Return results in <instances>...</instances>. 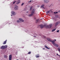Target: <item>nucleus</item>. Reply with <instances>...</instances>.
<instances>
[{
	"label": "nucleus",
	"instance_id": "1",
	"mask_svg": "<svg viewBox=\"0 0 60 60\" xmlns=\"http://www.w3.org/2000/svg\"><path fill=\"white\" fill-rule=\"evenodd\" d=\"M40 26L41 28H43L44 27V26H45V27L46 28H49V26H45V25H43L42 24L40 25Z\"/></svg>",
	"mask_w": 60,
	"mask_h": 60
},
{
	"label": "nucleus",
	"instance_id": "2",
	"mask_svg": "<svg viewBox=\"0 0 60 60\" xmlns=\"http://www.w3.org/2000/svg\"><path fill=\"white\" fill-rule=\"evenodd\" d=\"M31 11L32 12L31 14L29 15V17H31V16H33L34 14V12H35V10L33 9Z\"/></svg>",
	"mask_w": 60,
	"mask_h": 60
},
{
	"label": "nucleus",
	"instance_id": "3",
	"mask_svg": "<svg viewBox=\"0 0 60 60\" xmlns=\"http://www.w3.org/2000/svg\"><path fill=\"white\" fill-rule=\"evenodd\" d=\"M47 40H48V41H50V42H52V44H53L54 45H55V41L54 40H53L52 41L51 40H50V39L49 38H47Z\"/></svg>",
	"mask_w": 60,
	"mask_h": 60
},
{
	"label": "nucleus",
	"instance_id": "4",
	"mask_svg": "<svg viewBox=\"0 0 60 60\" xmlns=\"http://www.w3.org/2000/svg\"><path fill=\"white\" fill-rule=\"evenodd\" d=\"M7 45H6L5 46L3 45L0 47V49H6L7 48Z\"/></svg>",
	"mask_w": 60,
	"mask_h": 60
},
{
	"label": "nucleus",
	"instance_id": "5",
	"mask_svg": "<svg viewBox=\"0 0 60 60\" xmlns=\"http://www.w3.org/2000/svg\"><path fill=\"white\" fill-rule=\"evenodd\" d=\"M12 55H9V60H11L12 59Z\"/></svg>",
	"mask_w": 60,
	"mask_h": 60
},
{
	"label": "nucleus",
	"instance_id": "6",
	"mask_svg": "<svg viewBox=\"0 0 60 60\" xmlns=\"http://www.w3.org/2000/svg\"><path fill=\"white\" fill-rule=\"evenodd\" d=\"M14 8L15 10H17L18 9V7L17 5H15Z\"/></svg>",
	"mask_w": 60,
	"mask_h": 60
},
{
	"label": "nucleus",
	"instance_id": "7",
	"mask_svg": "<svg viewBox=\"0 0 60 60\" xmlns=\"http://www.w3.org/2000/svg\"><path fill=\"white\" fill-rule=\"evenodd\" d=\"M44 2L46 3H48L49 2V0H44Z\"/></svg>",
	"mask_w": 60,
	"mask_h": 60
},
{
	"label": "nucleus",
	"instance_id": "8",
	"mask_svg": "<svg viewBox=\"0 0 60 60\" xmlns=\"http://www.w3.org/2000/svg\"><path fill=\"white\" fill-rule=\"evenodd\" d=\"M60 22H57L55 25V26H57V25H58V24H60Z\"/></svg>",
	"mask_w": 60,
	"mask_h": 60
},
{
	"label": "nucleus",
	"instance_id": "9",
	"mask_svg": "<svg viewBox=\"0 0 60 60\" xmlns=\"http://www.w3.org/2000/svg\"><path fill=\"white\" fill-rule=\"evenodd\" d=\"M35 56L36 58H38V57H40V55H39V54H37V55H36Z\"/></svg>",
	"mask_w": 60,
	"mask_h": 60
},
{
	"label": "nucleus",
	"instance_id": "10",
	"mask_svg": "<svg viewBox=\"0 0 60 60\" xmlns=\"http://www.w3.org/2000/svg\"><path fill=\"white\" fill-rule=\"evenodd\" d=\"M54 46H55V47L56 48L58 47V45L56 44H54Z\"/></svg>",
	"mask_w": 60,
	"mask_h": 60
},
{
	"label": "nucleus",
	"instance_id": "11",
	"mask_svg": "<svg viewBox=\"0 0 60 60\" xmlns=\"http://www.w3.org/2000/svg\"><path fill=\"white\" fill-rule=\"evenodd\" d=\"M19 20H20V21H22V22H24V20H23V19H21V18L19 19Z\"/></svg>",
	"mask_w": 60,
	"mask_h": 60
},
{
	"label": "nucleus",
	"instance_id": "12",
	"mask_svg": "<svg viewBox=\"0 0 60 60\" xmlns=\"http://www.w3.org/2000/svg\"><path fill=\"white\" fill-rule=\"evenodd\" d=\"M11 13L13 15H15V12L14 11H12L11 12Z\"/></svg>",
	"mask_w": 60,
	"mask_h": 60
},
{
	"label": "nucleus",
	"instance_id": "13",
	"mask_svg": "<svg viewBox=\"0 0 60 60\" xmlns=\"http://www.w3.org/2000/svg\"><path fill=\"white\" fill-rule=\"evenodd\" d=\"M17 2H18L16 3V4H17L20 3V0H18L17 1Z\"/></svg>",
	"mask_w": 60,
	"mask_h": 60
},
{
	"label": "nucleus",
	"instance_id": "14",
	"mask_svg": "<svg viewBox=\"0 0 60 60\" xmlns=\"http://www.w3.org/2000/svg\"><path fill=\"white\" fill-rule=\"evenodd\" d=\"M7 41V40H6V41L4 42L3 43V44H6V43Z\"/></svg>",
	"mask_w": 60,
	"mask_h": 60
},
{
	"label": "nucleus",
	"instance_id": "15",
	"mask_svg": "<svg viewBox=\"0 0 60 60\" xmlns=\"http://www.w3.org/2000/svg\"><path fill=\"white\" fill-rule=\"evenodd\" d=\"M44 6H45V5L43 4L41 6V8H44Z\"/></svg>",
	"mask_w": 60,
	"mask_h": 60
},
{
	"label": "nucleus",
	"instance_id": "16",
	"mask_svg": "<svg viewBox=\"0 0 60 60\" xmlns=\"http://www.w3.org/2000/svg\"><path fill=\"white\" fill-rule=\"evenodd\" d=\"M27 10H28V9H27L26 8H25L24 10V11H27Z\"/></svg>",
	"mask_w": 60,
	"mask_h": 60
},
{
	"label": "nucleus",
	"instance_id": "17",
	"mask_svg": "<svg viewBox=\"0 0 60 60\" xmlns=\"http://www.w3.org/2000/svg\"><path fill=\"white\" fill-rule=\"evenodd\" d=\"M32 8H33V6H32L30 8V11H31V10H32Z\"/></svg>",
	"mask_w": 60,
	"mask_h": 60
},
{
	"label": "nucleus",
	"instance_id": "18",
	"mask_svg": "<svg viewBox=\"0 0 60 60\" xmlns=\"http://www.w3.org/2000/svg\"><path fill=\"white\" fill-rule=\"evenodd\" d=\"M53 20L54 21H56V18L54 17L53 19Z\"/></svg>",
	"mask_w": 60,
	"mask_h": 60
},
{
	"label": "nucleus",
	"instance_id": "19",
	"mask_svg": "<svg viewBox=\"0 0 60 60\" xmlns=\"http://www.w3.org/2000/svg\"><path fill=\"white\" fill-rule=\"evenodd\" d=\"M38 21H39V19H37L36 21V23H38Z\"/></svg>",
	"mask_w": 60,
	"mask_h": 60
},
{
	"label": "nucleus",
	"instance_id": "20",
	"mask_svg": "<svg viewBox=\"0 0 60 60\" xmlns=\"http://www.w3.org/2000/svg\"><path fill=\"white\" fill-rule=\"evenodd\" d=\"M49 26L50 27H49V28H50L51 27H52V24H50L49 25Z\"/></svg>",
	"mask_w": 60,
	"mask_h": 60
},
{
	"label": "nucleus",
	"instance_id": "21",
	"mask_svg": "<svg viewBox=\"0 0 60 60\" xmlns=\"http://www.w3.org/2000/svg\"><path fill=\"white\" fill-rule=\"evenodd\" d=\"M50 12V11H47V12H46V13L47 14H48V13H49V12Z\"/></svg>",
	"mask_w": 60,
	"mask_h": 60
},
{
	"label": "nucleus",
	"instance_id": "22",
	"mask_svg": "<svg viewBox=\"0 0 60 60\" xmlns=\"http://www.w3.org/2000/svg\"><path fill=\"white\" fill-rule=\"evenodd\" d=\"M45 48H46V49H48V47H47V46H46V45H45Z\"/></svg>",
	"mask_w": 60,
	"mask_h": 60
},
{
	"label": "nucleus",
	"instance_id": "23",
	"mask_svg": "<svg viewBox=\"0 0 60 60\" xmlns=\"http://www.w3.org/2000/svg\"><path fill=\"white\" fill-rule=\"evenodd\" d=\"M56 29H54L52 30V32H54V31H55V30H56Z\"/></svg>",
	"mask_w": 60,
	"mask_h": 60
},
{
	"label": "nucleus",
	"instance_id": "24",
	"mask_svg": "<svg viewBox=\"0 0 60 60\" xmlns=\"http://www.w3.org/2000/svg\"><path fill=\"white\" fill-rule=\"evenodd\" d=\"M17 22L18 23H20V21H19V20H17Z\"/></svg>",
	"mask_w": 60,
	"mask_h": 60
},
{
	"label": "nucleus",
	"instance_id": "25",
	"mask_svg": "<svg viewBox=\"0 0 60 60\" xmlns=\"http://www.w3.org/2000/svg\"><path fill=\"white\" fill-rule=\"evenodd\" d=\"M28 54H31V52H29L28 53Z\"/></svg>",
	"mask_w": 60,
	"mask_h": 60
},
{
	"label": "nucleus",
	"instance_id": "26",
	"mask_svg": "<svg viewBox=\"0 0 60 60\" xmlns=\"http://www.w3.org/2000/svg\"><path fill=\"white\" fill-rule=\"evenodd\" d=\"M4 58H7V56L6 55L4 56Z\"/></svg>",
	"mask_w": 60,
	"mask_h": 60
},
{
	"label": "nucleus",
	"instance_id": "27",
	"mask_svg": "<svg viewBox=\"0 0 60 60\" xmlns=\"http://www.w3.org/2000/svg\"><path fill=\"white\" fill-rule=\"evenodd\" d=\"M32 2V0H30V1L28 2V3H31Z\"/></svg>",
	"mask_w": 60,
	"mask_h": 60
},
{
	"label": "nucleus",
	"instance_id": "28",
	"mask_svg": "<svg viewBox=\"0 0 60 60\" xmlns=\"http://www.w3.org/2000/svg\"><path fill=\"white\" fill-rule=\"evenodd\" d=\"M58 12H54V13H55V14H56V13H57Z\"/></svg>",
	"mask_w": 60,
	"mask_h": 60
},
{
	"label": "nucleus",
	"instance_id": "29",
	"mask_svg": "<svg viewBox=\"0 0 60 60\" xmlns=\"http://www.w3.org/2000/svg\"><path fill=\"white\" fill-rule=\"evenodd\" d=\"M56 18H58V16L57 15L56 16Z\"/></svg>",
	"mask_w": 60,
	"mask_h": 60
},
{
	"label": "nucleus",
	"instance_id": "30",
	"mask_svg": "<svg viewBox=\"0 0 60 60\" xmlns=\"http://www.w3.org/2000/svg\"><path fill=\"white\" fill-rule=\"evenodd\" d=\"M16 2V1H14L13 2V4H15V2Z\"/></svg>",
	"mask_w": 60,
	"mask_h": 60
},
{
	"label": "nucleus",
	"instance_id": "31",
	"mask_svg": "<svg viewBox=\"0 0 60 60\" xmlns=\"http://www.w3.org/2000/svg\"><path fill=\"white\" fill-rule=\"evenodd\" d=\"M47 49H50V48L48 47V48H47Z\"/></svg>",
	"mask_w": 60,
	"mask_h": 60
},
{
	"label": "nucleus",
	"instance_id": "32",
	"mask_svg": "<svg viewBox=\"0 0 60 60\" xmlns=\"http://www.w3.org/2000/svg\"><path fill=\"white\" fill-rule=\"evenodd\" d=\"M23 4H24V3H22L21 4V6H22V5H23Z\"/></svg>",
	"mask_w": 60,
	"mask_h": 60
},
{
	"label": "nucleus",
	"instance_id": "33",
	"mask_svg": "<svg viewBox=\"0 0 60 60\" xmlns=\"http://www.w3.org/2000/svg\"><path fill=\"white\" fill-rule=\"evenodd\" d=\"M59 30H57V33H58V32H59Z\"/></svg>",
	"mask_w": 60,
	"mask_h": 60
},
{
	"label": "nucleus",
	"instance_id": "34",
	"mask_svg": "<svg viewBox=\"0 0 60 60\" xmlns=\"http://www.w3.org/2000/svg\"><path fill=\"white\" fill-rule=\"evenodd\" d=\"M43 37H44L45 38L46 37H45V36L44 35H43Z\"/></svg>",
	"mask_w": 60,
	"mask_h": 60
},
{
	"label": "nucleus",
	"instance_id": "35",
	"mask_svg": "<svg viewBox=\"0 0 60 60\" xmlns=\"http://www.w3.org/2000/svg\"><path fill=\"white\" fill-rule=\"evenodd\" d=\"M28 12H29L28 11H27L26 12V13H28Z\"/></svg>",
	"mask_w": 60,
	"mask_h": 60
},
{
	"label": "nucleus",
	"instance_id": "36",
	"mask_svg": "<svg viewBox=\"0 0 60 60\" xmlns=\"http://www.w3.org/2000/svg\"><path fill=\"white\" fill-rule=\"evenodd\" d=\"M56 55H57V56H58V55H58V54L57 53V54H56Z\"/></svg>",
	"mask_w": 60,
	"mask_h": 60
},
{
	"label": "nucleus",
	"instance_id": "37",
	"mask_svg": "<svg viewBox=\"0 0 60 60\" xmlns=\"http://www.w3.org/2000/svg\"><path fill=\"white\" fill-rule=\"evenodd\" d=\"M54 41H56V39H54Z\"/></svg>",
	"mask_w": 60,
	"mask_h": 60
},
{
	"label": "nucleus",
	"instance_id": "38",
	"mask_svg": "<svg viewBox=\"0 0 60 60\" xmlns=\"http://www.w3.org/2000/svg\"><path fill=\"white\" fill-rule=\"evenodd\" d=\"M59 12H60V10L58 11Z\"/></svg>",
	"mask_w": 60,
	"mask_h": 60
},
{
	"label": "nucleus",
	"instance_id": "39",
	"mask_svg": "<svg viewBox=\"0 0 60 60\" xmlns=\"http://www.w3.org/2000/svg\"><path fill=\"white\" fill-rule=\"evenodd\" d=\"M34 19H36V18H34Z\"/></svg>",
	"mask_w": 60,
	"mask_h": 60
},
{
	"label": "nucleus",
	"instance_id": "40",
	"mask_svg": "<svg viewBox=\"0 0 60 60\" xmlns=\"http://www.w3.org/2000/svg\"><path fill=\"white\" fill-rule=\"evenodd\" d=\"M43 49H45L44 48H43Z\"/></svg>",
	"mask_w": 60,
	"mask_h": 60
},
{
	"label": "nucleus",
	"instance_id": "41",
	"mask_svg": "<svg viewBox=\"0 0 60 60\" xmlns=\"http://www.w3.org/2000/svg\"><path fill=\"white\" fill-rule=\"evenodd\" d=\"M38 7H39V6H38Z\"/></svg>",
	"mask_w": 60,
	"mask_h": 60
},
{
	"label": "nucleus",
	"instance_id": "42",
	"mask_svg": "<svg viewBox=\"0 0 60 60\" xmlns=\"http://www.w3.org/2000/svg\"><path fill=\"white\" fill-rule=\"evenodd\" d=\"M34 37H36V36H34Z\"/></svg>",
	"mask_w": 60,
	"mask_h": 60
},
{
	"label": "nucleus",
	"instance_id": "43",
	"mask_svg": "<svg viewBox=\"0 0 60 60\" xmlns=\"http://www.w3.org/2000/svg\"><path fill=\"white\" fill-rule=\"evenodd\" d=\"M11 16H12V15H11Z\"/></svg>",
	"mask_w": 60,
	"mask_h": 60
},
{
	"label": "nucleus",
	"instance_id": "44",
	"mask_svg": "<svg viewBox=\"0 0 60 60\" xmlns=\"http://www.w3.org/2000/svg\"><path fill=\"white\" fill-rule=\"evenodd\" d=\"M41 20V21H42V20Z\"/></svg>",
	"mask_w": 60,
	"mask_h": 60
}]
</instances>
